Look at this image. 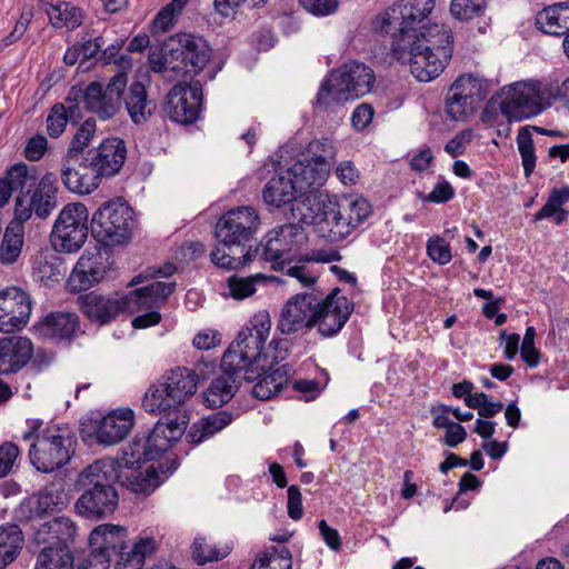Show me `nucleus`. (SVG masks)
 <instances>
[{
	"label": "nucleus",
	"instance_id": "1",
	"mask_svg": "<svg viewBox=\"0 0 569 569\" xmlns=\"http://www.w3.org/2000/svg\"><path fill=\"white\" fill-rule=\"evenodd\" d=\"M136 449L132 440L120 458L98 459L81 470L76 481L81 491L74 502L77 515L92 521L103 520L113 515L119 506L116 483L132 492L149 495L179 467V459L174 456L160 462L158 468L151 466L143 473L142 465L158 457L149 456L146 448Z\"/></svg>",
	"mask_w": 569,
	"mask_h": 569
},
{
	"label": "nucleus",
	"instance_id": "2",
	"mask_svg": "<svg viewBox=\"0 0 569 569\" xmlns=\"http://www.w3.org/2000/svg\"><path fill=\"white\" fill-rule=\"evenodd\" d=\"M196 391V383L186 367L166 371L151 385L144 393L142 407L147 412L162 417L148 433L133 438V449L146 448L149 456L159 458L180 440L189 422L184 403Z\"/></svg>",
	"mask_w": 569,
	"mask_h": 569
},
{
	"label": "nucleus",
	"instance_id": "3",
	"mask_svg": "<svg viewBox=\"0 0 569 569\" xmlns=\"http://www.w3.org/2000/svg\"><path fill=\"white\" fill-rule=\"evenodd\" d=\"M261 224L258 211L253 207L233 208L218 220L214 237L219 246L211 251L210 258L217 267L237 270L249 266L260 252V247H244L253 239Z\"/></svg>",
	"mask_w": 569,
	"mask_h": 569
},
{
	"label": "nucleus",
	"instance_id": "4",
	"mask_svg": "<svg viewBox=\"0 0 569 569\" xmlns=\"http://www.w3.org/2000/svg\"><path fill=\"white\" fill-rule=\"evenodd\" d=\"M250 323V327L247 326L238 332L220 363V369L243 373V379L248 382L258 379L261 371L269 366L268 356L262 351L271 328L270 319L264 316L254 317Z\"/></svg>",
	"mask_w": 569,
	"mask_h": 569
},
{
	"label": "nucleus",
	"instance_id": "5",
	"mask_svg": "<svg viewBox=\"0 0 569 569\" xmlns=\"http://www.w3.org/2000/svg\"><path fill=\"white\" fill-rule=\"evenodd\" d=\"M127 147L120 138H107L98 147L86 151L84 161L73 173L67 169L64 187L71 192L88 194L96 190L102 178L116 176L124 164Z\"/></svg>",
	"mask_w": 569,
	"mask_h": 569
},
{
	"label": "nucleus",
	"instance_id": "6",
	"mask_svg": "<svg viewBox=\"0 0 569 569\" xmlns=\"http://www.w3.org/2000/svg\"><path fill=\"white\" fill-rule=\"evenodd\" d=\"M212 56L207 41L190 33H177L168 38L159 53H150L149 63L153 72L171 70L182 76L198 74Z\"/></svg>",
	"mask_w": 569,
	"mask_h": 569
},
{
	"label": "nucleus",
	"instance_id": "7",
	"mask_svg": "<svg viewBox=\"0 0 569 569\" xmlns=\"http://www.w3.org/2000/svg\"><path fill=\"white\" fill-rule=\"evenodd\" d=\"M77 436L67 423H47L29 450L37 470L49 473L66 466L76 452Z\"/></svg>",
	"mask_w": 569,
	"mask_h": 569
},
{
	"label": "nucleus",
	"instance_id": "8",
	"mask_svg": "<svg viewBox=\"0 0 569 569\" xmlns=\"http://www.w3.org/2000/svg\"><path fill=\"white\" fill-rule=\"evenodd\" d=\"M435 0H411L385 9L371 21L372 30L381 37H390V49L396 43L410 44L417 23L432 11Z\"/></svg>",
	"mask_w": 569,
	"mask_h": 569
},
{
	"label": "nucleus",
	"instance_id": "9",
	"mask_svg": "<svg viewBox=\"0 0 569 569\" xmlns=\"http://www.w3.org/2000/svg\"><path fill=\"white\" fill-rule=\"evenodd\" d=\"M133 210L122 198L103 202L92 214V237L104 247L127 243L131 239Z\"/></svg>",
	"mask_w": 569,
	"mask_h": 569
},
{
	"label": "nucleus",
	"instance_id": "10",
	"mask_svg": "<svg viewBox=\"0 0 569 569\" xmlns=\"http://www.w3.org/2000/svg\"><path fill=\"white\" fill-rule=\"evenodd\" d=\"M128 77L124 71L116 73L108 82L106 89L100 82L93 81L84 90L72 87L66 102L83 100L88 111L96 113L100 119L112 118L120 108L121 93L126 89Z\"/></svg>",
	"mask_w": 569,
	"mask_h": 569
},
{
	"label": "nucleus",
	"instance_id": "11",
	"mask_svg": "<svg viewBox=\"0 0 569 569\" xmlns=\"http://www.w3.org/2000/svg\"><path fill=\"white\" fill-rule=\"evenodd\" d=\"M308 210L310 213H301L300 222L312 224L320 238L329 242H338L350 234V227L343 218L342 206L328 194L313 196Z\"/></svg>",
	"mask_w": 569,
	"mask_h": 569
},
{
	"label": "nucleus",
	"instance_id": "12",
	"mask_svg": "<svg viewBox=\"0 0 569 569\" xmlns=\"http://www.w3.org/2000/svg\"><path fill=\"white\" fill-rule=\"evenodd\" d=\"M89 211L81 202L67 204L59 213L51 232V243L56 251L77 252L88 238Z\"/></svg>",
	"mask_w": 569,
	"mask_h": 569
},
{
	"label": "nucleus",
	"instance_id": "13",
	"mask_svg": "<svg viewBox=\"0 0 569 569\" xmlns=\"http://www.w3.org/2000/svg\"><path fill=\"white\" fill-rule=\"evenodd\" d=\"M302 224L299 220L297 223H286L270 230L257 246L260 247L257 259L270 262L276 271H284V256L297 249L307 238Z\"/></svg>",
	"mask_w": 569,
	"mask_h": 569
},
{
	"label": "nucleus",
	"instance_id": "14",
	"mask_svg": "<svg viewBox=\"0 0 569 569\" xmlns=\"http://www.w3.org/2000/svg\"><path fill=\"white\" fill-rule=\"evenodd\" d=\"M202 100V83L199 80L178 82L166 96L163 112L173 122L192 124L200 117Z\"/></svg>",
	"mask_w": 569,
	"mask_h": 569
},
{
	"label": "nucleus",
	"instance_id": "15",
	"mask_svg": "<svg viewBox=\"0 0 569 569\" xmlns=\"http://www.w3.org/2000/svg\"><path fill=\"white\" fill-rule=\"evenodd\" d=\"M392 56L401 63H408L412 76L421 82H429L437 78L449 62V51L425 50L421 44L396 43L392 46Z\"/></svg>",
	"mask_w": 569,
	"mask_h": 569
},
{
	"label": "nucleus",
	"instance_id": "16",
	"mask_svg": "<svg viewBox=\"0 0 569 569\" xmlns=\"http://www.w3.org/2000/svg\"><path fill=\"white\" fill-rule=\"evenodd\" d=\"M319 291H306L290 297L283 305L277 330L291 336L313 329L315 310L319 307Z\"/></svg>",
	"mask_w": 569,
	"mask_h": 569
},
{
	"label": "nucleus",
	"instance_id": "17",
	"mask_svg": "<svg viewBox=\"0 0 569 569\" xmlns=\"http://www.w3.org/2000/svg\"><path fill=\"white\" fill-rule=\"evenodd\" d=\"M57 177L52 172L41 177L39 184L28 194L18 196L14 204V220L23 223L32 213L40 219H46L57 207Z\"/></svg>",
	"mask_w": 569,
	"mask_h": 569
},
{
	"label": "nucleus",
	"instance_id": "18",
	"mask_svg": "<svg viewBox=\"0 0 569 569\" xmlns=\"http://www.w3.org/2000/svg\"><path fill=\"white\" fill-rule=\"evenodd\" d=\"M113 260L108 252L100 249L86 250L76 263L67 280L71 293L87 291L100 283L111 270Z\"/></svg>",
	"mask_w": 569,
	"mask_h": 569
},
{
	"label": "nucleus",
	"instance_id": "19",
	"mask_svg": "<svg viewBox=\"0 0 569 569\" xmlns=\"http://www.w3.org/2000/svg\"><path fill=\"white\" fill-rule=\"evenodd\" d=\"M339 293L338 287L326 297L319 292L320 303L315 310L313 328L317 327L318 332L325 338L336 336L353 312V302Z\"/></svg>",
	"mask_w": 569,
	"mask_h": 569
},
{
	"label": "nucleus",
	"instance_id": "20",
	"mask_svg": "<svg viewBox=\"0 0 569 569\" xmlns=\"http://www.w3.org/2000/svg\"><path fill=\"white\" fill-rule=\"evenodd\" d=\"M32 310L30 296L19 287L0 291V331L13 332L24 328Z\"/></svg>",
	"mask_w": 569,
	"mask_h": 569
},
{
	"label": "nucleus",
	"instance_id": "21",
	"mask_svg": "<svg viewBox=\"0 0 569 569\" xmlns=\"http://www.w3.org/2000/svg\"><path fill=\"white\" fill-rule=\"evenodd\" d=\"M128 531L124 527L104 523L96 527L89 536L91 552L88 557L98 562H110L113 558L128 551L132 546L127 542Z\"/></svg>",
	"mask_w": 569,
	"mask_h": 569
},
{
	"label": "nucleus",
	"instance_id": "22",
	"mask_svg": "<svg viewBox=\"0 0 569 569\" xmlns=\"http://www.w3.org/2000/svg\"><path fill=\"white\" fill-rule=\"evenodd\" d=\"M60 495L51 490H40L24 498L13 510V523L18 527L31 526L61 510Z\"/></svg>",
	"mask_w": 569,
	"mask_h": 569
},
{
	"label": "nucleus",
	"instance_id": "23",
	"mask_svg": "<svg viewBox=\"0 0 569 569\" xmlns=\"http://www.w3.org/2000/svg\"><path fill=\"white\" fill-rule=\"evenodd\" d=\"M77 537V526L68 517H57L43 522L34 531V540L37 543L47 545L43 549H52L58 557L67 555L73 557L70 548L74 543Z\"/></svg>",
	"mask_w": 569,
	"mask_h": 569
},
{
	"label": "nucleus",
	"instance_id": "24",
	"mask_svg": "<svg viewBox=\"0 0 569 569\" xmlns=\"http://www.w3.org/2000/svg\"><path fill=\"white\" fill-rule=\"evenodd\" d=\"M122 296L119 298L102 295L96 290L78 296L76 305L81 313L100 327L113 322L124 312Z\"/></svg>",
	"mask_w": 569,
	"mask_h": 569
},
{
	"label": "nucleus",
	"instance_id": "25",
	"mask_svg": "<svg viewBox=\"0 0 569 569\" xmlns=\"http://www.w3.org/2000/svg\"><path fill=\"white\" fill-rule=\"evenodd\" d=\"M176 289V282L153 281L122 296L124 312L159 310Z\"/></svg>",
	"mask_w": 569,
	"mask_h": 569
},
{
	"label": "nucleus",
	"instance_id": "26",
	"mask_svg": "<svg viewBox=\"0 0 569 569\" xmlns=\"http://www.w3.org/2000/svg\"><path fill=\"white\" fill-rule=\"evenodd\" d=\"M34 329L41 337L68 346L82 333L79 316L66 311L48 313Z\"/></svg>",
	"mask_w": 569,
	"mask_h": 569
},
{
	"label": "nucleus",
	"instance_id": "27",
	"mask_svg": "<svg viewBox=\"0 0 569 569\" xmlns=\"http://www.w3.org/2000/svg\"><path fill=\"white\" fill-rule=\"evenodd\" d=\"M500 111L508 120H523L541 112L539 97L533 87L516 83L500 103Z\"/></svg>",
	"mask_w": 569,
	"mask_h": 569
},
{
	"label": "nucleus",
	"instance_id": "28",
	"mask_svg": "<svg viewBox=\"0 0 569 569\" xmlns=\"http://www.w3.org/2000/svg\"><path fill=\"white\" fill-rule=\"evenodd\" d=\"M134 423L131 409H119L104 416L94 429L96 441L103 446H113L121 442L130 432Z\"/></svg>",
	"mask_w": 569,
	"mask_h": 569
},
{
	"label": "nucleus",
	"instance_id": "29",
	"mask_svg": "<svg viewBox=\"0 0 569 569\" xmlns=\"http://www.w3.org/2000/svg\"><path fill=\"white\" fill-rule=\"evenodd\" d=\"M32 355V342L26 337L11 336L0 339V375L20 371Z\"/></svg>",
	"mask_w": 569,
	"mask_h": 569
},
{
	"label": "nucleus",
	"instance_id": "30",
	"mask_svg": "<svg viewBox=\"0 0 569 569\" xmlns=\"http://www.w3.org/2000/svg\"><path fill=\"white\" fill-rule=\"evenodd\" d=\"M337 78L338 84L350 99L368 93L375 82L371 68L360 62L345 64L340 70L331 72Z\"/></svg>",
	"mask_w": 569,
	"mask_h": 569
},
{
	"label": "nucleus",
	"instance_id": "31",
	"mask_svg": "<svg viewBox=\"0 0 569 569\" xmlns=\"http://www.w3.org/2000/svg\"><path fill=\"white\" fill-rule=\"evenodd\" d=\"M97 131L96 120L89 118L78 128L77 132L71 139L70 146L67 150L66 156L62 159L61 168V180L67 176V169L73 173L77 168L81 167V163L86 158V149L89 147Z\"/></svg>",
	"mask_w": 569,
	"mask_h": 569
},
{
	"label": "nucleus",
	"instance_id": "32",
	"mask_svg": "<svg viewBox=\"0 0 569 569\" xmlns=\"http://www.w3.org/2000/svg\"><path fill=\"white\" fill-rule=\"evenodd\" d=\"M298 194L300 190L289 170L272 177L262 189L263 202L274 209L292 203Z\"/></svg>",
	"mask_w": 569,
	"mask_h": 569
},
{
	"label": "nucleus",
	"instance_id": "33",
	"mask_svg": "<svg viewBox=\"0 0 569 569\" xmlns=\"http://www.w3.org/2000/svg\"><path fill=\"white\" fill-rule=\"evenodd\" d=\"M126 110L134 124L146 123L157 110L156 101L148 96L146 87L140 81L131 83L121 93Z\"/></svg>",
	"mask_w": 569,
	"mask_h": 569
},
{
	"label": "nucleus",
	"instance_id": "34",
	"mask_svg": "<svg viewBox=\"0 0 569 569\" xmlns=\"http://www.w3.org/2000/svg\"><path fill=\"white\" fill-rule=\"evenodd\" d=\"M221 372L203 392V402L208 408H220L230 401L244 380L241 372L233 373L226 369H221Z\"/></svg>",
	"mask_w": 569,
	"mask_h": 569
},
{
	"label": "nucleus",
	"instance_id": "35",
	"mask_svg": "<svg viewBox=\"0 0 569 569\" xmlns=\"http://www.w3.org/2000/svg\"><path fill=\"white\" fill-rule=\"evenodd\" d=\"M288 170L292 178H295L300 194H303L306 192H312L327 181L330 167L319 164V162L305 158L303 160L297 161Z\"/></svg>",
	"mask_w": 569,
	"mask_h": 569
},
{
	"label": "nucleus",
	"instance_id": "36",
	"mask_svg": "<svg viewBox=\"0 0 569 569\" xmlns=\"http://www.w3.org/2000/svg\"><path fill=\"white\" fill-rule=\"evenodd\" d=\"M415 44H421L425 50L435 51L439 54L441 51H449V60L453 51V36L451 30L445 24H429L420 27L419 34L413 32Z\"/></svg>",
	"mask_w": 569,
	"mask_h": 569
},
{
	"label": "nucleus",
	"instance_id": "37",
	"mask_svg": "<svg viewBox=\"0 0 569 569\" xmlns=\"http://www.w3.org/2000/svg\"><path fill=\"white\" fill-rule=\"evenodd\" d=\"M232 421V415L221 410L213 412L191 425L186 435V440L191 445H200L221 431Z\"/></svg>",
	"mask_w": 569,
	"mask_h": 569
},
{
	"label": "nucleus",
	"instance_id": "38",
	"mask_svg": "<svg viewBox=\"0 0 569 569\" xmlns=\"http://www.w3.org/2000/svg\"><path fill=\"white\" fill-rule=\"evenodd\" d=\"M538 29L552 36L569 32V2H560L541 10L536 18Z\"/></svg>",
	"mask_w": 569,
	"mask_h": 569
},
{
	"label": "nucleus",
	"instance_id": "39",
	"mask_svg": "<svg viewBox=\"0 0 569 569\" xmlns=\"http://www.w3.org/2000/svg\"><path fill=\"white\" fill-rule=\"evenodd\" d=\"M292 368L286 363L267 373L261 371L259 381L252 388V395L259 400H269L278 395L289 382Z\"/></svg>",
	"mask_w": 569,
	"mask_h": 569
},
{
	"label": "nucleus",
	"instance_id": "40",
	"mask_svg": "<svg viewBox=\"0 0 569 569\" xmlns=\"http://www.w3.org/2000/svg\"><path fill=\"white\" fill-rule=\"evenodd\" d=\"M450 88L478 107L490 93L491 84L487 79L469 73L458 77Z\"/></svg>",
	"mask_w": 569,
	"mask_h": 569
},
{
	"label": "nucleus",
	"instance_id": "41",
	"mask_svg": "<svg viewBox=\"0 0 569 569\" xmlns=\"http://www.w3.org/2000/svg\"><path fill=\"white\" fill-rule=\"evenodd\" d=\"M23 533L17 523L0 526V569L12 563L23 547Z\"/></svg>",
	"mask_w": 569,
	"mask_h": 569
},
{
	"label": "nucleus",
	"instance_id": "42",
	"mask_svg": "<svg viewBox=\"0 0 569 569\" xmlns=\"http://www.w3.org/2000/svg\"><path fill=\"white\" fill-rule=\"evenodd\" d=\"M6 176L12 186L13 191H18V196L26 198L39 184V170L36 166H28L19 162L10 167Z\"/></svg>",
	"mask_w": 569,
	"mask_h": 569
},
{
	"label": "nucleus",
	"instance_id": "43",
	"mask_svg": "<svg viewBox=\"0 0 569 569\" xmlns=\"http://www.w3.org/2000/svg\"><path fill=\"white\" fill-rule=\"evenodd\" d=\"M156 551L153 538H141L128 551L116 557V569H142L146 557Z\"/></svg>",
	"mask_w": 569,
	"mask_h": 569
},
{
	"label": "nucleus",
	"instance_id": "44",
	"mask_svg": "<svg viewBox=\"0 0 569 569\" xmlns=\"http://www.w3.org/2000/svg\"><path fill=\"white\" fill-rule=\"evenodd\" d=\"M23 247V229L22 223L13 221L6 228L1 246L0 261L3 264H13L21 254Z\"/></svg>",
	"mask_w": 569,
	"mask_h": 569
},
{
	"label": "nucleus",
	"instance_id": "45",
	"mask_svg": "<svg viewBox=\"0 0 569 569\" xmlns=\"http://www.w3.org/2000/svg\"><path fill=\"white\" fill-rule=\"evenodd\" d=\"M46 12L50 23L54 28L66 27L69 30H74L82 23L80 9L69 2H60L58 4L47 3Z\"/></svg>",
	"mask_w": 569,
	"mask_h": 569
},
{
	"label": "nucleus",
	"instance_id": "46",
	"mask_svg": "<svg viewBox=\"0 0 569 569\" xmlns=\"http://www.w3.org/2000/svg\"><path fill=\"white\" fill-rule=\"evenodd\" d=\"M251 569H292V555L286 546H271L251 565Z\"/></svg>",
	"mask_w": 569,
	"mask_h": 569
},
{
	"label": "nucleus",
	"instance_id": "47",
	"mask_svg": "<svg viewBox=\"0 0 569 569\" xmlns=\"http://www.w3.org/2000/svg\"><path fill=\"white\" fill-rule=\"evenodd\" d=\"M338 80L330 73L321 83L320 89L316 97V107L320 110H327L332 104L348 101L349 98L342 90V87L337 86Z\"/></svg>",
	"mask_w": 569,
	"mask_h": 569
},
{
	"label": "nucleus",
	"instance_id": "48",
	"mask_svg": "<svg viewBox=\"0 0 569 569\" xmlns=\"http://www.w3.org/2000/svg\"><path fill=\"white\" fill-rule=\"evenodd\" d=\"M345 211L343 218L350 227V233L357 229L371 213V204L365 198L346 199L340 203Z\"/></svg>",
	"mask_w": 569,
	"mask_h": 569
},
{
	"label": "nucleus",
	"instance_id": "49",
	"mask_svg": "<svg viewBox=\"0 0 569 569\" xmlns=\"http://www.w3.org/2000/svg\"><path fill=\"white\" fill-rule=\"evenodd\" d=\"M517 144L521 157L525 176L529 178L535 171L537 161L530 126H526L519 129L517 136Z\"/></svg>",
	"mask_w": 569,
	"mask_h": 569
},
{
	"label": "nucleus",
	"instance_id": "50",
	"mask_svg": "<svg viewBox=\"0 0 569 569\" xmlns=\"http://www.w3.org/2000/svg\"><path fill=\"white\" fill-rule=\"evenodd\" d=\"M267 281V277L260 272L249 277L231 276L228 279L230 296L237 300L246 299L256 292V284Z\"/></svg>",
	"mask_w": 569,
	"mask_h": 569
},
{
	"label": "nucleus",
	"instance_id": "51",
	"mask_svg": "<svg viewBox=\"0 0 569 569\" xmlns=\"http://www.w3.org/2000/svg\"><path fill=\"white\" fill-rule=\"evenodd\" d=\"M477 107L467 101L466 98L461 97V93L452 91L449 88L446 97L445 111L447 116L455 121H466L470 116L473 114Z\"/></svg>",
	"mask_w": 569,
	"mask_h": 569
},
{
	"label": "nucleus",
	"instance_id": "52",
	"mask_svg": "<svg viewBox=\"0 0 569 569\" xmlns=\"http://www.w3.org/2000/svg\"><path fill=\"white\" fill-rule=\"evenodd\" d=\"M191 549L192 559L196 563L201 566L210 561L221 560L230 553V548L228 546L219 549L214 546L208 545L206 539L202 537L194 539Z\"/></svg>",
	"mask_w": 569,
	"mask_h": 569
},
{
	"label": "nucleus",
	"instance_id": "53",
	"mask_svg": "<svg viewBox=\"0 0 569 569\" xmlns=\"http://www.w3.org/2000/svg\"><path fill=\"white\" fill-rule=\"evenodd\" d=\"M336 148L328 138L315 139L309 142L306 149V159L327 164L331 168L335 161Z\"/></svg>",
	"mask_w": 569,
	"mask_h": 569
},
{
	"label": "nucleus",
	"instance_id": "54",
	"mask_svg": "<svg viewBox=\"0 0 569 569\" xmlns=\"http://www.w3.org/2000/svg\"><path fill=\"white\" fill-rule=\"evenodd\" d=\"M486 8V0H452L450 12L457 20L469 21L481 17Z\"/></svg>",
	"mask_w": 569,
	"mask_h": 569
},
{
	"label": "nucleus",
	"instance_id": "55",
	"mask_svg": "<svg viewBox=\"0 0 569 569\" xmlns=\"http://www.w3.org/2000/svg\"><path fill=\"white\" fill-rule=\"evenodd\" d=\"M568 201L569 186L562 187L560 189H552L547 202L540 208L538 212H536L532 221L537 222L546 218H551L553 213H556L557 209L562 208V206Z\"/></svg>",
	"mask_w": 569,
	"mask_h": 569
},
{
	"label": "nucleus",
	"instance_id": "56",
	"mask_svg": "<svg viewBox=\"0 0 569 569\" xmlns=\"http://www.w3.org/2000/svg\"><path fill=\"white\" fill-rule=\"evenodd\" d=\"M52 549H42L37 557L34 569H73V557L66 553L58 557Z\"/></svg>",
	"mask_w": 569,
	"mask_h": 569
},
{
	"label": "nucleus",
	"instance_id": "57",
	"mask_svg": "<svg viewBox=\"0 0 569 569\" xmlns=\"http://www.w3.org/2000/svg\"><path fill=\"white\" fill-rule=\"evenodd\" d=\"M68 123V112L63 103L52 106L47 117V131L51 138L60 137L66 130Z\"/></svg>",
	"mask_w": 569,
	"mask_h": 569
},
{
	"label": "nucleus",
	"instance_id": "58",
	"mask_svg": "<svg viewBox=\"0 0 569 569\" xmlns=\"http://www.w3.org/2000/svg\"><path fill=\"white\" fill-rule=\"evenodd\" d=\"M427 253L433 262L440 266L449 263L452 259L450 244L440 236L429 238Z\"/></svg>",
	"mask_w": 569,
	"mask_h": 569
},
{
	"label": "nucleus",
	"instance_id": "59",
	"mask_svg": "<svg viewBox=\"0 0 569 569\" xmlns=\"http://www.w3.org/2000/svg\"><path fill=\"white\" fill-rule=\"evenodd\" d=\"M536 330L533 327H528L522 340L521 346V359L530 368L536 367L539 363V350L535 347Z\"/></svg>",
	"mask_w": 569,
	"mask_h": 569
},
{
	"label": "nucleus",
	"instance_id": "60",
	"mask_svg": "<svg viewBox=\"0 0 569 569\" xmlns=\"http://www.w3.org/2000/svg\"><path fill=\"white\" fill-rule=\"evenodd\" d=\"M19 456V448L11 441H6L0 446V478L7 477Z\"/></svg>",
	"mask_w": 569,
	"mask_h": 569
},
{
	"label": "nucleus",
	"instance_id": "61",
	"mask_svg": "<svg viewBox=\"0 0 569 569\" xmlns=\"http://www.w3.org/2000/svg\"><path fill=\"white\" fill-rule=\"evenodd\" d=\"M455 194L456 192L452 186L448 181L443 180L441 182H438L430 193H428L427 196L419 193V197L425 202L446 203L453 199Z\"/></svg>",
	"mask_w": 569,
	"mask_h": 569
},
{
	"label": "nucleus",
	"instance_id": "62",
	"mask_svg": "<svg viewBox=\"0 0 569 569\" xmlns=\"http://www.w3.org/2000/svg\"><path fill=\"white\" fill-rule=\"evenodd\" d=\"M305 10L313 16H328L333 13L338 8L337 0H299Z\"/></svg>",
	"mask_w": 569,
	"mask_h": 569
},
{
	"label": "nucleus",
	"instance_id": "63",
	"mask_svg": "<svg viewBox=\"0 0 569 569\" xmlns=\"http://www.w3.org/2000/svg\"><path fill=\"white\" fill-rule=\"evenodd\" d=\"M287 512L292 520H300L303 516L302 497L298 486L291 485L287 490Z\"/></svg>",
	"mask_w": 569,
	"mask_h": 569
},
{
	"label": "nucleus",
	"instance_id": "64",
	"mask_svg": "<svg viewBox=\"0 0 569 569\" xmlns=\"http://www.w3.org/2000/svg\"><path fill=\"white\" fill-rule=\"evenodd\" d=\"M48 147V140L42 134H36L28 139L24 147V157L30 161L40 160Z\"/></svg>",
	"mask_w": 569,
	"mask_h": 569
}]
</instances>
